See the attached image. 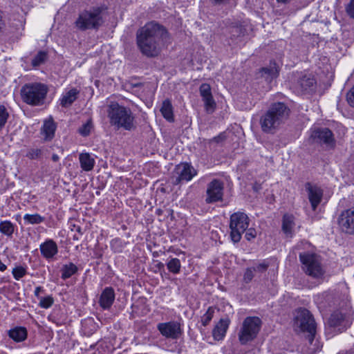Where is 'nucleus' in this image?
<instances>
[{"mask_svg":"<svg viewBox=\"0 0 354 354\" xmlns=\"http://www.w3.org/2000/svg\"><path fill=\"white\" fill-rule=\"evenodd\" d=\"M315 302L320 308H337L325 324L327 336L333 337L349 328L353 320V310L351 306L349 289L346 283H340L333 290L317 295Z\"/></svg>","mask_w":354,"mask_h":354,"instance_id":"nucleus-1","label":"nucleus"},{"mask_svg":"<svg viewBox=\"0 0 354 354\" xmlns=\"http://www.w3.org/2000/svg\"><path fill=\"white\" fill-rule=\"evenodd\" d=\"M166 29L155 22H149L137 32V44L141 53L147 57H156L168 41Z\"/></svg>","mask_w":354,"mask_h":354,"instance_id":"nucleus-2","label":"nucleus"},{"mask_svg":"<svg viewBox=\"0 0 354 354\" xmlns=\"http://www.w3.org/2000/svg\"><path fill=\"white\" fill-rule=\"evenodd\" d=\"M289 108L282 102L273 103L261 116L260 126L265 133H273L288 119Z\"/></svg>","mask_w":354,"mask_h":354,"instance_id":"nucleus-3","label":"nucleus"},{"mask_svg":"<svg viewBox=\"0 0 354 354\" xmlns=\"http://www.w3.org/2000/svg\"><path fill=\"white\" fill-rule=\"evenodd\" d=\"M108 116L112 125L130 131L134 127V116L130 109L111 102L108 106Z\"/></svg>","mask_w":354,"mask_h":354,"instance_id":"nucleus-4","label":"nucleus"},{"mask_svg":"<svg viewBox=\"0 0 354 354\" xmlns=\"http://www.w3.org/2000/svg\"><path fill=\"white\" fill-rule=\"evenodd\" d=\"M295 324L301 331L308 333L307 339L310 346V350L313 352L317 351L319 349V346L316 345L317 341L316 340L313 344L316 333V324L310 311L305 308L299 309L297 311Z\"/></svg>","mask_w":354,"mask_h":354,"instance_id":"nucleus-5","label":"nucleus"},{"mask_svg":"<svg viewBox=\"0 0 354 354\" xmlns=\"http://www.w3.org/2000/svg\"><path fill=\"white\" fill-rule=\"evenodd\" d=\"M48 92L47 87L40 83L27 84L21 88V97L30 105H39L43 103Z\"/></svg>","mask_w":354,"mask_h":354,"instance_id":"nucleus-6","label":"nucleus"},{"mask_svg":"<svg viewBox=\"0 0 354 354\" xmlns=\"http://www.w3.org/2000/svg\"><path fill=\"white\" fill-rule=\"evenodd\" d=\"M102 24V9L100 8H93L80 12L75 21L77 28L82 30L95 29Z\"/></svg>","mask_w":354,"mask_h":354,"instance_id":"nucleus-7","label":"nucleus"},{"mask_svg":"<svg viewBox=\"0 0 354 354\" xmlns=\"http://www.w3.org/2000/svg\"><path fill=\"white\" fill-rule=\"evenodd\" d=\"M299 259L302 263V268L305 273L315 279H321L324 277L325 271L319 256L312 253H300Z\"/></svg>","mask_w":354,"mask_h":354,"instance_id":"nucleus-8","label":"nucleus"},{"mask_svg":"<svg viewBox=\"0 0 354 354\" xmlns=\"http://www.w3.org/2000/svg\"><path fill=\"white\" fill-rule=\"evenodd\" d=\"M250 219L246 214L237 212L230 216V237L234 243L240 241L242 234L248 228Z\"/></svg>","mask_w":354,"mask_h":354,"instance_id":"nucleus-9","label":"nucleus"},{"mask_svg":"<svg viewBox=\"0 0 354 354\" xmlns=\"http://www.w3.org/2000/svg\"><path fill=\"white\" fill-rule=\"evenodd\" d=\"M261 326V320L257 317H248L243 322L239 333V339L242 344L254 339Z\"/></svg>","mask_w":354,"mask_h":354,"instance_id":"nucleus-10","label":"nucleus"},{"mask_svg":"<svg viewBox=\"0 0 354 354\" xmlns=\"http://www.w3.org/2000/svg\"><path fill=\"white\" fill-rule=\"evenodd\" d=\"M197 170L190 163H180L175 168L172 183L174 185H178L183 181L189 182L197 175Z\"/></svg>","mask_w":354,"mask_h":354,"instance_id":"nucleus-11","label":"nucleus"},{"mask_svg":"<svg viewBox=\"0 0 354 354\" xmlns=\"http://www.w3.org/2000/svg\"><path fill=\"white\" fill-rule=\"evenodd\" d=\"M224 185L218 179H214L207 187L206 198L207 203H214L222 201L223 196Z\"/></svg>","mask_w":354,"mask_h":354,"instance_id":"nucleus-12","label":"nucleus"},{"mask_svg":"<svg viewBox=\"0 0 354 354\" xmlns=\"http://www.w3.org/2000/svg\"><path fill=\"white\" fill-rule=\"evenodd\" d=\"M338 224L342 232L354 234V207L342 212L338 218Z\"/></svg>","mask_w":354,"mask_h":354,"instance_id":"nucleus-13","label":"nucleus"},{"mask_svg":"<svg viewBox=\"0 0 354 354\" xmlns=\"http://www.w3.org/2000/svg\"><path fill=\"white\" fill-rule=\"evenodd\" d=\"M157 328L160 334L170 339H177L181 333L180 324L177 322L159 323Z\"/></svg>","mask_w":354,"mask_h":354,"instance_id":"nucleus-14","label":"nucleus"},{"mask_svg":"<svg viewBox=\"0 0 354 354\" xmlns=\"http://www.w3.org/2000/svg\"><path fill=\"white\" fill-rule=\"evenodd\" d=\"M311 138L313 142L324 143L328 146H333L335 140L332 131L328 128H318L312 131Z\"/></svg>","mask_w":354,"mask_h":354,"instance_id":"nucleus-15","label":"nucleus"},{"mask_svg":"<svg viewBox=\"0 0 354 354\" xmlns=\"http://www.w3.org/2000/svg\"><path fill=\"white\" fill-rule=\"evenodd\" d=\"M305 189L308 193V197L312 209L315 211L322 201L323 190L317 185L310 183H306Z\"/></svg>","mask_w":354,"mask_h":354,"instance_id":"nucleus-16","label":"nucleus"},{"mask_svg":"<svg viewBox=\"0 0 354 354\" xmlns=\"http://www.w3.org/2000/svg\"><path fill=\"white\" fill-rule=\"evenodd\" d=\"M200 94L208 113H212L216 108V102L213 98L211 87L208 84H203L200 86Z\"/></svg>","mask_w":354,"mask_h":354,"instance_id":"nucleus-17","label":"nucleus"},{"mask_svg":"<svg viewBox=\"0 0 354 354\" xmlns=\"http://www.w3.org/2000/svg\"><path fill=\"white\" fill-rule=\"evenodd\" d=\"M39 250L41 255L47 260H53L58 253V247L53 239H46L40 244Z\"/></svg>","mask_w":354,"mask_h":354,"instance_id":"nucleus-18","label":"nucleus"},{"mask_svg":"<svg viewBox=\"0 0 354 354\" xmlns=\"http://www.w3.org/2000/svg\"><path fill=\"white\" fill-rule=\"evenodd\" d=\"M115 297L114 290L111 287H106L100 295L99 304L104 310H108L113 304Z\"/></svg>","mask_w":354,"mask_h":354,"instance_id":"nucleus-19","label":"nucleus"},{"mask_svg":"<svg viewBox=\"0 0 354 354\" xmlns=\"http://www.w3.org/2000/svg\"><path fill=\"white\" fill-rule=\"evenodd\" d=\"M80 91L76 88L66 89L59 98V103L62 107L70 106L77 98Z\"/></svg>","mask_w":354,"mask_h":354,"instance_id":"nucleus-20","label":"nucleus"},{"mask_svg":"<svg viewBox=\"0 0 354 354\" xmlns=\"http://www.w3.org/2000/svg\"><path fill=\"white\" fill-rule=\"evenodd\" d=\"M230 321L228 319H221L215 326L212 331V335L215 340L219 341L225 336L229 327Z\"/></svg>","mask_w":354,"mask_h":354,"instance_id":"nucleus-21","label":"nucleus"},{"mask_svg":"<svg viewBox=\"0 0 354 354\" xmlns=\"http://www.w3.org/2000/svg\"><path fill=\"white\" fill-rule=\"evenodd\" d=\"M295 227V217L291 214H285L282 220V231L287 237L293 236Z\"/></svg>","mask_w":354,"mask_h":354,"instance_id":"nucleus-22","label":"nucleus"},{"mask_svg":"<svg viewBox=\"0 0 354 354\" xmlns=\"http://www.w3.org/2000/svg\"><path fill=\"white\" fill-rule=\"evenodd\" d=\"M81 168L85 171H91L95 164V158L88 153H81L79 155Z\"/></svg>","mask_w":354,"mask_h":354,"instance_id":"nucleus-23","label":"nucleus"},{"mask_svg":"<svg viewBox=\"0 0 354 354\" xmlns=\"http://www.w3.org/2000/svg\"><path fill=\"white\" fill-rule=\"evenodd\" d=\"M8 336L16 342L24 341L27 337V330L24 327L17 326L8 331Z\"/></svg>","mask_w":354,"mask_h":354,"instance_id":"nucleus-24","label":"nucleus"},{"mask_svg":"<svg viewBox=\"0 0 354 354\" xmlns=\"http://www.w3.org/2000/svg\"><path fill=\"white\" fill-rule=\"evenodd\" d=\"M160 112L164 117L169 122L174 121L173 106L169 100H165L162 102L160 108Z\"/></svg>","mask_w":354,"mask_h":354,"instance_id":"nucleus-25","label":"nucleus"},{"mask_svg":"<svg viewBox=\"0 0 354 354\" xmlns=\"http://www.w3.org/2000/svg\"><path fill=\"white\" fill-rule=\"evenodd\" d=\"M15 227L16 225L10 221L5 220L0 222V232L8 237L12 236Z\"/></svg>","mask_w":354,"mask_h":354,"instance_id":"nucleus-26","label":"nucleus"},{"mask_svg":"<svg viewBox=\"0 0 354 354\" xmlns=\"http://www.w3.org/2000/svg\"><path fill=\"white\" fill-rule=\"evenodd\" d=\"M167 267L168 270L174 274H179L181 269V262L180 260L178 258H170L168 259L167 262Z\"/></svg>","mask_w":354,"mask_h":354,"instance_id":"nucleus-27","label":"nucleus"},{"mask_svg":"<svg viewBox=\"0 0 354 354\" xmlns=\"http://www.w3.org/2000/svg\"><path fill=\"white\" fill-rule=\"evenodd\" d=\"M55 124L53 121H46L43 125L42 133L46 140H50L55 134Z\"/></svg>","mask_w":354,"mask_h":354,"instance_id":"nucleus-28","label":"nucleus"},{"mask_svg":"<svg viewBox=\"0 0 354 354\" xmlns=\"http://www.w3.org/2000/svg\"><path fill=\"white\" fill-rule=\"evenodd\" d=\"M24 220L25 224L35 225L43 223L45 220V218L39 214H26L24 216Z\"/></svg>","mask_w":354,"mask_h":354,"instance_id":"nucleus-29","label":"nucleus"},{"mask_svg":"<svg viewBox=\"0 0 354 354\" xmlns=\"http://www.w3.org/2000/svg\"><path fill=\"white\" fill-rule=\"evenodd\" d=\"M77 271V267L73 263L64 265L62 269V278L66 279L75 274Z\"/></svg>","mask_w":354,"mask_h":354,"instance_id":"nucleus-30","label":"nucleus"},{"mask_svg":"<svg viewBox=\"0 0 354 354\" xmlns=\"http://www.w3.org/2000/svg\"><path fill=\"white\" fill-rule=\"evenodd\" d=\"M10 113L8 109L3 105H0V131L5 127L8 118Z\"/></svg>","mask_w":354,"mask_h":354,"instance_id":"nucleus-31","label":"nucleus"},{"mask_svg":"<svg viewBox=\"0 0 354 354\" xmlns=\"http://www.w3.org/2000/svg\"><path fill=\"white\" fill-rule=\"evenodd\" d=\"M262 71L265 74L270 76L272 79L276 77L279 74L278 66L275 62H271L269 67L263 68Z\"/></svg>","mask_w":354,"mask_h":354,"instance_id":"nucleus-32","label":"nucleus"},{"mask_svg":"<svg viewBox=\"0 0 354 354\" xmlns=\"http://www.w3.org/2000/svg\"><path fill=\"white\" fill-rule=\"evenodd\" d=\"M47 58V53L45 51H39L32 59V64L37 66L43 64Z\"/></svg>","mask_w":354,"mask_h":354,"instance_id":"nucleus-33","label":"nucleus"},{"mask_svg":"<svg viewBox=\"0 0 354 354\" xmlns=\"http://www.w3.org/2000/svg\"><path fill=\"white\" fill-rule=\"evenodd\" d=\"M41 156L42 150L38 148L29 149L26 153V157L32 160L39 159L41 157Z\"/></svg>","mask_w":354,"mask_h":354,"instance_id":"nucleus-34","label":"nucleus"},{"mask_svg":"<svg viewBox=\"0 0 354 354\" xmlns=\"http://www.w3.org/2000/svg\"><path fill=\"white\" fill-rule=\"evenodd\" d=\"M39 306L43 308H48L53 304V298L51 296L41 297L39 299Z\"/></svg>","mask_w":354,"mask_h":354,"instance_id":"nucleus-35","label":"nucleus"},{"mask_svg":"<svg viewBox=\"0 0 354 354\" xmlns=\"http://www.w3.org/2000/svg\"><path fill=\"white\" fill-rule=\"evenodd\" d=\"M12 273L16 280H19L26 274V270L22 266H18L12 270Z\"/></svg>","mask_w":354,"mask_h":354,"instance_id":"nucleus-36","label":"nucleus"},{"mask_svg":"<svg viewBox=\"0 0 354 354\" xmlns=\"http://www.w3.org/2000/svg\"><path fill=\"white\" fill-rule=\"evenodd\" d=\"M92 128V122L91 121H87L79 129V133L82 136H87L91 133Z\"/></svg>","mask_w":354,"mask_h":354,"instance_id":"nucleus-37","label":"nucleus"},{"mask_svg":"<svg viewBox=\"0 0 354 354\" xmlns=\"http://www.w3.org/2000/svg\"><path fill=\"white\" fill-rule=\"evenodd\" d=\"M214 310L212 308H209L207 312L203 315L201 318V322L203 326L207 325L214 316Z\"/></svg>","mask_w":354,"mask_h":354,"instance_id":"nucleus-38","label":"nucleus"},{"mask_svg":"<svg viewBox=\"0 0 354 354\" xmlns=\"http://www.w3.org/2000/svg\"><path fill=\"white\" fill-rule=\"evenodd\" d=\"M314 83V80L310 78H303L300 80L299 84L302 89L306 90L308 87L311 86Z\"/></svg>","mask_w":354,"mask_h":354,"instance_id":"nucleus-39","label":"nucleus"},{"mask_svg":"<svg viewBox=\"0 0 354 354\" xmlns=\"http://www.w3.org/2000/svg\"><path fill=\"white\" fill-rule=\"evenodd\" d=\"M254 270L252 267L248 268L246 270V271L245 272L244 276H243L244 281L246 283H248L252 281V279L254 277Z\"/></svg>","mask_w":354,"mask_h":354,"instance_id":"nucleus-40","label":"nucleus"},{"mask_svg":"<svg viewBox=\"0 0 354 354\" xmlns=\"http://www.w3.org/2000/svg\"><path fill=\"white\" fill-rule=\"evenodd\" d=\"M245 232H246L245 236L248 241L253 239L257 236L256 230L254 228L247 229Z\"/></svg>","mask_w":354,"mask_h":354,"instance_id":"nucleus-41","label":"nucleus"},{"mask_svg":"<svg viewBox=\"0 0 354 354\" xmlns=\"http://www.w3.org/2000/svg\"><path fill=\"white\" fill-rule=\"evenodd\" d=\"M346 10L351 17L354 18V0L350 1L346 7Z\"/></svg>","mask_w":354,"mask_h":354,"instance_id":"nucleus-42","label":"nucleus"},{"mask_svg":"<svg viewBox=\"0 0 354 354\" xmlns=\"http://www.w3.org/2000/svg\"><path fill=\"white\" fill-rule=\"evenodd\" d=\"M268 264L265 263H259L258 265H257L256 266H253L252 267L254 272H265L266 270V269L268 268Z\"/></svg>","mask_w":354,"mask_h":354,"instance_id":"nucleus-43","label":"nucleus"},{"mask_svg":"<svg viewBox=\"0 0 354 354\" xmlns=\"http://www.w3.org/2000/svg\"><path fill=\"white\" fill-rule=\"evenodd\" d=\"M347 100L351 106H354V86L347 95Z\"/></svg>","mask_w":354,"mask_h":354,"instance_id":"nucleus-44","label":"nucleus"},{"mask_svg":"<svg viewBox=\"0 0 354 354\" xmlns=\"http://www.w3.org/2000/svg\"><path fill=\"white\" fill-rule=\"evenodd\" d=\"M225 139V136L223 134L221 133L220 135L213 138L210 140V142H215L219 143L222 142Z\"/></svg>","mask_w":354,"mask_h":354,"instance_id":"nucleus-45","label":"nucleus"},{"mask_svg":"<svg viewBox=\"0 0 354 354\" xmlns=\"http://www.w3.org/2000/svg\"><path fill=\"white\" fill-rule=\"evenodd\" d=\"M44 290L42 287L37 286L35 288V290L34 291V295L39 299L41 297V296L39 295L40 292H44Z\"/></svg>","mask_w":354,"mask_h":354,"instance_id":"nucleus-46","label":"nucleus"},{"mask_svg":"<svg viewBox=\"0 0 354 354\" xmlns=\"http://www.w3.org/2000/svg\"><path fill=\"white\" fill-rule=\"evenodd\" d=\"M6 268L7 266L0 259V271H5Z\"/></svg>","mask_w":354,"mask_h":354,"instance_id":"nucleus-47","label":"nucleus"},{"mask_svg":"<svg viewBox=\"0 0 354 354\" xmlns=\"http://www.w3.org/2000/svg\"><path fill=\"white\" fill-rule=\"evenodd\" d=\"M52 159H53V161L57 162V160H59V157L57 154H53V156H52Z\"/></svg>","mask_w":354,"mask_h":354,"instance_id":"nucleus-48","label":"nucleus"},{"mask_svg":"<svg viewBox=\"0 0 354 354\" xmlns=\"http://www.w3.org/2000/svg\"><path fill=\"white\" fill-rule=\"evenodd\" d=\"M291 0H277V1L278 3H286L289 1H290Z\"/></svg>","mask_w":354,"mask_h":354,"instance_id":"nucleus-49","label":"nucleus"},{"mask_svg":"<svg viewBox=\"0 0 354 354\" xmlns=\"http://www.w3.org/2000/svg\"><path fill=\"white\" fill-rule=\"evenodd\" d=\"M346 354H354V346L352 347Z\"/></svg>","mask_w":354,"mask_h":354,"instance_id":"nucleus-50","label":"nucleus"},{"mask_svg":"<svg viewBox=\"0 0 354 354\" xmlns=\"http://www.w3.org/2000/svg\"><path fill=\"white\" fill-rule=\"evenodd\" d=\"M0 354H7V353L3 351H0Z\"/></svg>","mask_w":354,"mask_h":354,"instance_id":"nucleus-51","label":"nucleus"},{"mask_svg":"<svg viewBox=\"0 0 354 354\" xmlns=\"http://www.w3.org/2000/svg\"><path fill=\"white\" fill-rule=\"evenodd\" d=\"M160 266H163V263H160Z\"/></svg>","mask_w":354,"mask_h":354,"instance_id":"nucleus-52","label":"nucleus"}]
</instances>
